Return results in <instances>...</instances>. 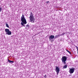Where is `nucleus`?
<instances>
[{"label":"nucleus","instance_id":"nucleus-1","mask_svg":"<svg viewBox=\"0 0 78 78\" xmlns=\"http://www.w3.org/2000/svg\"><path fill=\"white\" fill-rule=\"evenodd\" d=\"M21 25L22 26H23L25 27V26L24 25V24H26L27 23V21L26 20V19L25 18V16H24V15L23 14L22 16L21 17Z\"/></svg>","mask_w":78,"mask_h":78},{"label":"nucleus","instance_id":"nucleus-2","mask_svg":"<svg viewBox=\"0 0 78 78\" xmlns=\"http://www.w3.org/2000/svg\"><path fill=\"white\" fill-rule=\"evenodd\" d=\"M30 22L32 23H34V21H35V18L33 16V15L32 14V13H31L30 16L29 17Z\"/></svg>","mask_w":78,"mask_h":78},{"label":"nucleus","instance_id":"nucleus-3","mask_svg":"<svg viewBox=\"0 0 78 78\" xmlns=\"http://www.w3.org/2000/svg\"><path fill=\"white\" fill-rule=\"evenodd\" d=\"M62 62L63 64H66V61H67V57L64 56L62 57L61 58Z\"/></svg>","mask_w":78,"mask_h":78},{"label":"nucleus","instance_id":"nucleus-4","mask_svg":"<svg viewBox=\"0 0 78 78\" xmlns=\"http://www.w3.org/2000/svg\"><path fill=\"white\" fill-rule=\"evenodd\" d=\"M55 36L54 35H51L49 37V39L50 41L51 42H52L53 41H54V40L53 39L54 38Z\"/></svg>","mask_w":78,"mask_h":78},{"label":"nucleus","instance_id":"nucleus-5","mask_svg":"<svg viewBox=\"0 0 78 78\" xmlns=\"http://www.w3.org/2000/svg\"><path fill=\"white\" fill-rule=\"evenodd\" d=\"M5 30L6 32V34L8 35H11V32L9 31V30L8 29H6Z\"/></svg>","mask_w":78,"mask_h":78},{"label":"nucleus","instance_id":"nucleus-6","mask_svg":"<svg viewBox=\"0 0 78 78\" xmlns=\"http://www.w3.org/2000/svg\"><path fill=\"white\" fill-rule=\"evenodd\" d=\"M55 71L57 73V75H58L59 73V68L58 66H56Z\"/></svg>","mask_w":78,"mask_h":78},{"label":"nucleus","instance_id":"nucleus-7","mask_svg":"<svg viewBox=\"0 0 78 78\" xmlns=\"http://www.w3.org/2000/svg\"><path fill=\"white\" fill-rule=\"evenodd\" d=\"M69 72L70 73H73V72H74V71H75V68H69Z\"/></svg>","mask_w":78,"mask_h":78},{"label":"nucleus","instance_id":"nucleus-8","mask_svg":"<svg viewBox=\"0 0 78 78\" xmlns=\"http://www.w3.org/2000/svg\"><path fill=\"white\" fill-rule=\"evenodd\" d=\"M8 62H9V63H11L14 62V61H11L9 60V59H8Z\"/></svg>","mask_w":78,"mask_h":78},{"label":"nucleus","instance_id":"nucleus-9","mask_svg":"<svg viewBox=\"0 0 78 78\" xmlns=\"http://www.w3.org/2000/svg\"><path fill=\"white\" fill-rule=\"evenodd\" d=\"M67 67V65H66L63 67V69H66Z\"/></svg>","mask_w":78,"mask_h":78},{"label":"nucleus","instance_id":"nucleus-10","mask_svg":"<svg viewBox=\"0 0 78 78\" xmlns=\"http://www.w3.org/2000/svg\"><path fill=\"white\" fill-rule=\"evenodd\" d=\"M59 37V35H57L55 36V37H54V39H56V38H58Z\"/></svg>","mask_w":78,"mask_h":78},{"label":"nucleus","instance_id":"nucleus-11","mask_svg":"<svg viewBox=\"0 0 78 78\" xmlns=\"http://www.w3.org/2000/svg\"><path fill=\"white\" fill-rule=\"evenodd\" d=\"M6 26L7 27H8V28H9V25H8V24L7 23L6 24Z\"/></svg>","mask_w":78,"mask_h":78},{"label":"nucleus","instance_id":"nucleus-12","mask_svg":"<svg viewBox=\"0 0 78 78\" xmlns=\"http://www.w3.org/2000/svg\"><path fill=\"white\" fill-rule=\"evenodd\" d=\"M26 27H27V28H29V25H27L26 26Z\"/></svg>","mask_w":78,"mask_h":78},{"label":"nucleus","instance_id":"nucleus-13","mask_svg":"<svg viewBox=\"0 0 78 78\" xmlns=\"http://www.w3.org/2000/svg\"><path fill=\"white\" fill-rule=\"evenodd\" d=\"M67 51V52H68V53H69V54H71V53H70V51H69V50H66Z\"/></svg>","mask_w":78,"mask_h":78},{"label":"nucleus","instance_id":"nucleus-14","mask_svg":"<svg viewBox=\"0 0 78 78\" xmlns=\"http://www.w3.org/2000/svg\"><path fill=\"white\" fill-rule=\"evenodd\" d=\"M2 8L0 7V12L2 11Z\"/></svg>","mask_w":78,"mask_h":78},{"label":"nucleus","instance_id":"nucleus-15","mask_svg":"<svg viewBox=\"0 0 78 78\" xmlns=\"http://www.w3.org/2000/svg\"><path fill=\"white\" fill-rule=\"evenodd\" d=\"M50 2H49V1H47L46 2V3H47V4H48V3H49Z\"/></svg>","mask_w":78,"mask_h":78},{"label":"nucleus","instance_id":"nucleus-16","mask_svg":"<svg viewBox=\"0 0 78 78\" xmlns=\"http://www.w3.org/2000/svg\"><path fill=\"white\" fill-rule=\"evenodd\" d=\"M44 78H46V75H45V76H44Z\"/></svg>","mask_w":78,"mask_h":78}]
</instances>
